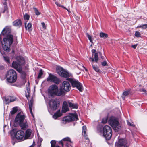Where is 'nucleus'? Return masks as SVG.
<instances>
[{
    "label": "nucleus",
    "instance_id": "f257e3e1",
    "mask_svg": "<svg viewBox=\"0 0 147 147\" xmlns=\"http://www.w3.org/2000/svg\"><path fill=\"white\" fill-rule=\"evenodd\" d=\"M13 36L12 35H8L3 38V41L2 38L0 35V42L1 43L3 49L7 52L10 50V47L13 44Z\"/></svg>",
    "mask_w": 147,
    "mask_h": 147
},
{
    "label": "nucleus",
    "instance_id": "f03ea898",
    "mask_svg": "<svg viewBox=\"0 0 147 147\" xmlns=\"http://www.w3.org/2000/svg\"><path fill=\"white\" fill-rule=\"evenodd\" d=\"M25 116L22 113H18L16 116L15 120V123L19 125L21 127V129L26 130L28 128V125L27 121L25 119Z\"/></svg>",
    "mask_w": 147,
    "mask_h": 147
},
{
    "label": "nucleus",
    "instance_id": "7ed1b4c3",
    "mask_svg": "<svg viewBox=\"0 0 147 147\" xmlns=\"http://www.w3.org/2000/svg\"><path fill=\"white\" fill-rule=\"evenodd\" d=\"M48 92L50 95L52 96H60L63 93V90L60 89L59 91L57 86L55 84L52 85L49 87Z\"/></svg>",
    "mask_w": 147,
    "mask_h": 147
},
{
    "label": "nucleus",
    "instance_id": "20e7f679",
    "mask_svg": "<svg viewBox=\"0 0 147 147\" xmlns=\"http://www.w3.org/2000/svg\"><path fill=\"white\" fill-rule=\"evenodd\" d=\"M108 122L116 131H118L121 129V126L119 124L118 118L113 116H111Z\"/></svg>",
    "mask_w": 147,
    "mask_h": 147
},
{
    "label": "nucleus",
    "instance_id": "39448f33",
    "mask_svg": "<svg viewBox=\"0 0 147 147\" xmlns=\"http://www.w3.org/2000/svg\"><path fill=\"white\" fill-rule=\"evenodd\" d=\"M6 77L7 81L10 83L15 82L17 78L16 73L13 69H10L8 71Z\"/></svg>",
    "mask_w": 147,
    "mask_h": 147
},
{
    "label": "nucleus",
    "instance_id": "423d86ee",
    "mask_svg": "<svg viewBox=\"0 0 147 147\" xmlns=\"http://www.w3.org/2000/svg\"><path fill=\"white\" fill-rule=\"evenodd\" d=\"M66 80L69 81L73 87H76L77 88L80 92H82L84 90L82 84L77 80L75 79L68 78Z\"/></svg>",
    "mask_w": 147,
    "mask_h": 147
},
{
    "label": "nucleus",
    "instance_id": "0eeeda50",
    "mask_svg": "<svg viewBox=\"0 0 147 147\" xmlns=\"http://www.w3.org/2000/svg\"><path fill=\"white\" fill-rule=\"evenodd\" d=\"M112 134L111 128L109 126H105L103 129V134L106 140H109L111 138Z\"/></svg>",
    "mask_w": 147,
    "mask_h": 147
},
{
    "label": "nucleus",
    "instance_id": "6e6552de",
    "mask_svg": "<svg viewBox=\"0 0 147 147\" xmlns=\"http://www.w3.org/2000/svg\"><path fill=\"white\" fill-rule=\"evenodd\" d=\"M78 119L77 114H71L70 115L67 116L63 119L62 121L65 122V123L72 121H77Z\"/></svg>",
    "mask_w": 147,
    "mask_h": 147
},
{
    "label": "nucleus",
    "instance_id": "1a4fd4ad",
    "mask_svg": "<svg viewBox=\"0 0 147 147\" xmlns=\"http://www.w3.org/2000/svg\"><path fill=\"white\" fill-rule=\"evenodd\" d=\"M57 73L61 76L67 78H69L70 75L67 71L60 67H57L56 68Z\"/></svg>",
    "mask_w": 147,
    "mask_h": 147
},
{
    "label": "nucleus",
    "instance_id": "9d476101",
    "mask_svg": "<svg viewBox=\"0 0 147 147\" xmlns=\"http://www.w3.org/2000/svg\"><path fill=\"white\" fill-rule=\"evenodd\" d=\"M59 102L57 99L51 100L49 102V106L52 110H56L59 105Z\"/></svg>",
    "mask_w": 147,
    "mask_h": 147
},
{
    "label": "nucleus",
    "instance_id": "9b49d317",
    "mask_svg": "<svg viewBox=\"0 0 147 147\" xmlns=\"http://www.w3.org/2000/svg\"><path fill=\"white\" fill-rule=\"evenodd\" d=\"M48 77L47 78L48 82H51L57 84H59L61 82L60 79L55 76L49 73Z\"/></svg>",
    "mask_w": 147,
    "mask_h": 147
},
{
    "label": "nucleus",
    "instance_id": "f8f14e48",
    "mask_svg": "<svg viewBox=\"0 0 147 147\" xmlns=\"http://www.w3.org/2000/svg\"><path fill=\"white\" fill-rule=\"evenodd\" d=\"M24 132L22 130L17 131L14 134V136L18 140L20 141H23L25 140Z\"/></svg>",
    "mask_w": 147,
    "mask_h": 147
},
{
    "label": "nucleus",
    "instance_id": "ddd939ff",
    "mask_svg": "<svg viewBox=\"0 0 147 147\" xmlns=\"http://www.w3.org/2000/svg\"><path fill=\"white\" fill-rule=\"evenodd\" d=\"M115 147H128L127 141L124 139H119L115 144Z\"/></svg>",
    "mask_w": 147,
    "mask_h": 147
},
{
    "label": "nucleus",
    "instance_id": "4468645a",
    "mask_svg": "<svg viewBox=\"0 0 147 147\" xmlns=\"http://www.w3.org/2000/svg\"><path fill=\"white\" fill-rule=\"evenodd\" d=\"M62 87L64 90L66 92H69L71 89L70 85L69 82L67 81L63 82Z\"/></svg>",
    "mask_w": 147,
    "mask_h": 147
},
{
    "label": "nucleus",
    "instance_id": "2eb2a0df",
    "mask_svg": "<svg viewBox=\"0 0 147 147\" xmlns=\"http://www.w3.org/2000/svg\"><path fill=\"white\" fill-rule=\"evenodd\" d=\"M12 67L15 69L18 72H20L22 70L21 65L16 61H13L12 63Z\"/></svg>",
    "mask_w": 147,
    "mask_h": 147
},
{
    "label": "nucleus",
    "instance_id": "dca6fc26",
    "mask_svg": "<svg viewBox=\"0 0 147 147\" xmlns=\"http://www.w3.org/2000/svg\"><path fill=\"white\" fill-rule=\"evenodd\" d=\"M11 32V28L8 26H6L2 31L0 35H1V37L2 34L3 36H5L8 35H11L10 34Z\"/></svg>",
    "mask_w": 147,
    "mask_h": 147
},
{
    "label": "nucleus",
    "instance_id": "f3484780",
    "mask_svg": "<svg viewBox=\"0 0 147 147\" xmlns=\"http://www.w3.org/2000/svg\"><path fill=\"white\" fill-rule=\"evenodd\" d=\"M3 98L4 101L6 102V104L13 102L15 101L16 99L15 97L12 96H5Z\"/></svg>",
    "mask_w": 147,
    "mask_h": 147
},
{
    "label": "nucleus",
    "instance_id": "a211bd4d",
    "mask_svg": "<svg viewBox=\"0 0 147 147\" xmlns=\"http://www.w3.org/2000/svg\"><path fill=\"white\" fill-rule=\"evenodd\" d=\"M68 105V102L65 101L63 102L62 108L63 113H65L69 110Z\"/></svg>",
    "mask_w": 147,
    "mask_h": 147
},
{
    "label": "nucleus",
    "instance_id": "6ab92c4d",
    "mask_svg": "<svg viewBox=\"0 0 147 147\" xmlns=\"http://www.w3.org/2000/svg\"><path fill=\"white\" fill-rule=\"evenodd\" d=\"M32 133V131L30 129H28L26 131L25 136V140L28 138L30 136Z\"/></svg>",
    "mask_w": 147,
    "mask_h": 147
},
{
    "label": "nucleus",
    "instance_id": "aec40b11",
    "mask_svg": "<svg viewBox=\"0 0 147 147\" xmlns=\"http://www.w3.org/2000/svg\"><path fill=\"white\" fill-rule=\"evenodd\" d=\"M61 115L62 114L61 113L60 111L59 110L54 114L53 116V117L55 119H56L57 118L61 116Z\"/></svg>",
    "mask_w": 147,
    "mask_h": 147
},
{
    "label": "nucleus",
    "instance_id": "412c9836",
    "mask_svg": "<svg viewBox=\"0 0 147 147\" xmlns=\"http://www.w3.org/2000/svg\"><path fill=\"white\" fill-rule=\"evenodd\" d=\"M13 25L15 26L20 27L22 23L20 19H17L13 22Z\"/></svg>",
    "mask_w": 147,
    "mask_h": 147
},
{
    "label": "nucleus",
    "instance_id": "4be33fe9",
    "mask_svg": "<svg viewBox=\"0 0 147 147\" xmlns=\"http://www.w3.org/2000/svg\"><path fill=\"white\" fill-rule=\"evenodd\" d=\"M30 111L33 117V114L32 112V107H33V102L32 100H30L28 102Z\"/></svg>",
    "mask_w": 147,
    "mask_h": 147
},
{
    "label": "nucleus",
    "instance_id": "5701e85b",
    "mask_svg": "<svg viewBox=\"0 0 147 147\" xmlns=\"http://www.w3.org/2000/svg\"><path fill=\"white\" fill-rule=\"evenodd\" d=\"M92 65L93 69L96 72L100 74H101L102 73V71L99 69V67L97 66H95L92 64Z\"/></svg>",
    "mask_w": 147,
    "mask_h": 147
},
{
    "label": "nucleus",
    "instance_id": "b1692460",
    "mask_svg": "<svg viewBox=\"0 0 147 147\" xmlns=\"http://www.w3.org/2000/svg\"><path fill=\"white\" fill-rule=\"evenodd\" d=\"M68 103L70 107H72L73 108L77 109L78 107V105L77 104H73L69 101H68Z\"/></svg>",
    "mask_w": 147,
    "mask_h": 147
},
{
    "label": "nucleus",
    "instance_id": "393cba45",
    "mask_svg": "<svg viewBox=\"0 0 147 147\" xmlns=\"http://www.w3.org/2000/svg\"><path fill=\"white\" fill-rule=\"evenodd\" d=\"M82 134L85 138L86 136V127L85 126H84L82 127Z\"/></svg>",
    "mask_w": 147,
    "mask_h": 147
},
{
    "label": "nucleus",
    "instance_id": "a878e982",
    "mask_svg": "<svg viewBox=\"0 0 147 147\" xmlns=\"http://www.w3.org/2000/svg\"><path fill=\"white\" fill-rule=\"evenodd\" d=\"M25 28L26 29H27L28 31H30L32 30L30 29L32 27V24L31 23H28L26 26V23L25 22L24 23Z\"/></svg>",
    "mask_w": 147,
    "mask_h": 147
},
{
    "label": "nucleus",
    "instance_id": "bb28decb",
    "mask_svg": "<svg viewBox=\"0 0 147 147\" xmlns=\"http://www.w3.org/2000/svg\"><path fill=\"white\" fill-rule=\"evenodd\" d=\"M18 109L16 107H13L12 109V110L10 112V115H12L15 114L17 111Z\"/></svg>",
    "mask_w": 147,
    "mask_h": 147
},
{
    "label": "nucleus",
    "instance_id": "cd10ccee",
    "mask_svg": "<svg viewBox=\"0 0 147 147\" xmlns=\"http://www.w3.org/2000/svg\"><path fill=\"white\" fill-rule=\"evenodd\" d=\"M18 72L20 73L21 78L22 79L24 80L26 78V73L24 71H22V70H21V71Z\"/></svg>",
    "mask_w": 147,
    "mask_h": 147
},
{
    "label": "nucleus",
    "instance_id": "c85d7f7f",
    "mask_svg": "<svg viewBox=\"0 0 147 147\" xmlns=\"http://www.w3.org/2000/svg\"><path fill=\"white\" fill-rule=\"evenodd\" d=\"M129 91H125L124 92L122 95V97L123 100H125V96H127L129 95Z\"/></svg>",
    "mask_w": 147,
    "mask_h": 147
},
{
    "label": "nucleus",
    "instance_id": "c756f323",
    "mask_svg": "<svg viewBox=\"0 0 147 147\" xmlns=\"http://www.w3.org/2000/svg\"><path fill=\"white\" fill-rule=\"evenodd\" d=\"M51 147H60L58 145L56 146V142L55 140H52L51 141Z\"/></svg>",
    "mask_w": 147,
    "mask_h": 147
},
{
    "label": "nucleus",
    "instance_id": "7c9ffc66",
    "mask_svg": "<svg viewBox=\"0 0 147 147\" xmlns=\"http://www.w3.org/2000/svg\"><path fill=\"white\" fill-rule=\"evenodd\" d=\"M100 36L101 38H105L108 37V35L107 34L102 32L100 33Z\"/></svg>",
    "mask_w": 147,
    "mask_h": 147
},
{
    "label": "nucleus",
    "instance_id": "2f4dec72",
    "mask_svg": "<svg viewBox=\"0 0 147 147\" xmlns=\"http://www.w3.org/2000/svg\"><path fill=\"white\" fill-rule=\"evenodd\" d=\"M4 61L7 63L9 64L10 63V59L8 56L3 57Z\"/></svg>",
    "mask_w": 147,
    "mask_h": 147
},
{
    "label": "nucleus",
    "instance_id": "473e14b6",
    "mask_svg": "<svg viewBox=\"0 0 147 147\" xmlns=\"http://www.w3.org/2000/svg\"><path fill=\"white\" fill-rule=\"evenodd\" d=\"M43 74V71L42 69H41L39 70V73L37 77L38 79H40L41 78V76Z\"/></svg>",
    "mask_w": 147,
    "mask_h": 147
},
{
    "label": "nucleus",
    "instance_id": "72a5a7b5",
    "mask_svg": "<svg viewBox=\"0 0 147 147\" xmlns=\"http://www.w3.org/2000/svg\"><path fill=\"white\" fill-rule=\"evenodd\" d=\"M137 28H141L142 29H146L147 28V24H142L141 25L138 26Z\"/></svg>",
    "mask_w": 147,
    "mask_h": 147
},
{
    "label": "nucleus",
    "instance_id": "f704fd0d",
    "mask_svg": "<svg viewBox=\"0 0 147 147\" xmlns=\"http://www.w3.org/2000/svg\"><path fill=\"white\" fill-rule=\"evenodd\" d=\"M86 35L87 37L88 38V39L90 40V42H91L93 43V41L92 36H91L88 33H86Z\"/></svg>",
    "mask_w": 147,
    "mask_h": 147
},
{
    "label": "nucleus",
    "instance_id": "c9c22d12",
    "mask_svg": "<svg viewBox=\"0 0 147 147\" xmlns=\"http://www.w3.org/2000/svg\"><path fill=\"white\" fill-rule=\"evenodd\" d=\"M62 140L64 141H68L70 143H71L72 142L71 140V139L69 137H66L63 139Z\"/></svg>",
    "mask_w": 147,
    "mask_h": 147
},
{
    "label": "nucleus",
    "instance_id": "e433bc0d",
    "mask_svg": "<svg viewBox=\"0 0 147 147\" xmlns=\"http://www.w3.org/2000/svg\"><path fill=\"white\" fill-rule=\"evenodd\" d=\"M94 58L96 62H97L98 61V53H95L94 55Z\"/></svg>",
    "mask_w": 147,
    "mask_h": 147
},
{
    "label": "nucleus",
    "instance_id": "4c0bfd02",
    "mask_svg": "<svg viewBox=\"0 0 147 147\" xmlns=\"http://www.w3.org/2000/svg\"><path fill=\"white\" fill-rule=\"evenodd\" d=\"M107 117H104L102 119V120L101 121V123L103 124H105L107 122Z\"/></svg>",
    "mask_w": 147,
    "mask_h": 147
},
{
    "label": "nucleus",
    "instance_id": "58836bf2",
    "mask_svg": "<svg viewBox=\"0 0 147 147\" xmlns=\"http://www.w3.org/2000/svg\"><path fill=\"white\" fill-rule=\"evenodd\" d=\"M17 59L20 63H21L22 61H24L22 57H17Z\"/></svg>",
    "mask_w": 147,
    "mask_h": 147
},
{
    "label": "nucleus",
    "instance_id": "ea45409f",
    "mask_svg": "<svg viewBox=\"0 0 147 147\" xmlns=\"http://www.w3.org/2000/svg\"><path fill=\"white\" fill-rule=\"evenodd\" d=\"M29 16L27 14H26L25 15H24V20H28L29 19Z\"/></svg>",
    "mask_w": 147,
    "mask_h": 147
},
{
    "label": "nucleus",
    "instance_id": "a19ab883",
    "mask_svg": "<svg viewBox=\"0 0 147 147\" xmlns=\"http://www.w3.org/2000/svg\"><path fill=\"white\" fill-rule=\"evenodd\" d=\"M3 5L4 6L3 12H5L7 10L8 8L7 7V4L6 2L4 3L3 4Z\"/></svg>",
    "mask_w": 147,
    "mask_h": 147
},
{
    "label": "nucleus",
    "instance_id": "79ce46f5",
    "mask_svg": "<svg viewBox=\"0 0 147 147\" xmlns=\"http://www.w3.org/2000/svg\"><path fill=\"white\" fill-rule=\"evenodd\" d=\"M33 9L35 11V14L37 15H38L40 14V13L38 11L36 8L34 7Z\"/></svg>",
    "mask_w": 147,
    "mask_h": 147
},
{
    "label": "nucleus",
    "instance_id": "37998d69",
    "mask_svg": "<svg viewBox=\"0 0 147 147\" xmlns=\"http://www.w3.org/2000/svg\"><path fill=\"white\" fill-rule=\"evenodd\" d=\"M135 36L137 37H140L141 36V34L138 31H136L135 33Z\"/></svg>",
    "mask_w": 147,
    "mask_h": 147
},
{
    "label": "nucleus",
    "instance_id": "c03bdc74",
    "mask_svg": "<svg viewBox=\"0 0 147 147\" xmlns=\"http://www.w3.org/2000/svg\"><path fill=\"white\" fill-rule=\"evenodd\" d=\"M101 63L102 65L103 66H105L107 65V63L106 61H104L103 62H101Z\"/></svg>",
    "mask_w": 147,
    "mask_h": 147
},
{
    "label": "nucleus",
    "instance_id": "a18cd8bd",
    "mask_svg": "<svg viewBox=\"0 0 147 147\" xmlns=\"http://www.w3.org/2000/svg\"><path fill=\"white\" fill-rule=\"evenodd\" d=\"M127 125L130 126H134V125L131 123L130 122H129V121H127Z\"/></svg>",
    "mask_w": 147,
    "mask_h": 147
},
{
    "label": "nucleus",
    "instance_id": "49530a36",
    "mask_svg": "<svg viewBox=\"0 0 147 147\" xmlns=\"http://www.w3.org/2000/svg\"><path fill=\"white\" fill-rule=\"evenodd\" d=\"M41 24L42 25V27L45 30L46 29V26L44 22H42L41 23Z\"/></svg>",
    "mask_w": 147,
    "mask_h": 147
},
{
    "label": "nucleus",
    "instance_id": "de8ad7c7",
    "mask_svg": "<svg viewBox=\"0 0 147 147\" xmlns=\"http://www.w3.org/2000/svg\"><path fill=\"white\" fill-rule=\"evenodd\" d=\"M98 53L100 56L101 58L102 59H104V57L103 56H102V53L100 52H99Z\"/></svg>",
    "mask_w": 147,
    "mask_h": 147
},
{
    "label": "nucleus",
    "instance_id": "09e8293b",
    "mask_svg": "<svg viewBox=\"0 0 147 147\" xmlns=\"http://www.w3.org/2000/svg\"><path fill=\"white\" fill-rule=\"evenodd\" d=\"M96 49H93L92 50V53H96Z\"/></svg>",
    "mask_w": 147,
    "mask_h": 147
},
{
    "label": "nucleus",
    "instance_id": "8fccbe9b",
    "mask_svg": "<svg viewBox=\"0 0 147 147\" xmlns=\"http://www.w3.org/2000/svg\"><path fill=\"white\" fill-rule=\"evenodd\" d=\"M55 3L56 5H57L59 7H60L61 5L59 3H58L57 2H55Z\"/></svg>",
    "mask_w": 147,
    "mask_h": 147
},
{
    "label": "nucleus",
    "instance_id": "3c124183",
    "mask_svg": "<svg viewBox=\"0 0 147 147\" xmlns=\"http://www.w3.org/2000/svg\"><path fill=\"white\" fill-rule=\"evenodd\" d=\"M137 47V45H132V47L134 49H136Z\"/></svg>",
    "mask_w": 147,
    "mask_h": 147
},
{
    "label": "nucleus",
    "instance_id": "603ef678",
    "mask_svg": "<svg viewBox=\"0 0 147 147\" xmlns=\"http://www.w3.org/2000/svg\"><path fill=\"white\" fill-rule=\"evenodd\" d=\"M90 59H91L92 61V62H94V58H90Z\"/></svg>",
    "mask_w": 147,
    "mask_h": 147
},
{
    "label": "nucleus",
    "instance_id": "864d4df0",
    "mask_svg": "<svg viewBox=\"0 0 147 147\" xmlns=\"http://www.w3.org/2000/svg\"><path fill=\"white\" fill-rule=\"evenodd\" d=\"M142 91L144 92H146V90L145 89H142Z\"/></svg>",
    "mask_w": 147,
    "mask_h": 147
},
{
    "label": "nucleus",
    "instance_id": "5fc2aeb1",
    "mask_svg": "<svg viewBox=\"0 0 147 147\" xmlns=\"http://www.w3.org/2000/svg\"><path fill=\"white\" fill-rule=\"evenodd\" d=\"M60 7H62V8H63V9H65V7L63 5H61Z\"/></svg>",
    "mask_w": 147,
    "mask_h": 147
},
{
    "label": "nucleus",
    "instance_id": "6e6d98bb",
    "mask_svg": "<svg viewBox=\"0 0 147 147\" xmlns=\"http://www.w3.org/2000/svg\"><path fill=\"white\" fill-rule=\"evenodd\" d=\"M65 9L68 12H70V11L69 10L67 9L66 8V7Z\"/></svg>",
    "mask_w": 147,
    "mask_h": 147
},
{
    "label": "nucleus",
    "instance_id": "4d7b16f0",
    "mask_svg": "<svg viewBox=\"0 0 147 147\" xmlns=\"http://www.w3.org/2000/svg\"><path fill=\"white\" fill-rule=\"evenodd\" d=\"M65 9L68 12H70V11L69 10L67 9L66 8V7Z\"/></svg>",
    "mask_w": 147,
    "mask_h": 147
},
{
    "label": "nucleus",
    "instance_id": "13d9d810",
    "mask_svg": "<svg viewBox=\"0 0 147 147\" xmlns=\"http://www.w3.org/2000/svg\"><path fill=\"white\" fill-rule=\"evenodd\" d=\"M66 146L67 147H68V143H66Z\"/></svg>",
    "mask_w": 147,
    "mask_h": 147
},
{
    "label": "nucleus",
    "instance_id": "bf43d9fd",
    "mask_svg": "<svg viewBox=\"0 0 147 147\" xmlns=\"http://www.w3.org/2000/svg\"><path fill=\"white\" fill-rule=\"evenodd\" d=\"M12 144H13V145H14V144H15V142H12Z\"/></svg>",
    "mask_w": 147,
    "mask_h": 147
},
{
    "label": "nucleus",
    "instance_id": "052dcab7",
    "mask_svg": "<svg viewBox=\"0 0 147 147\" xmlns=\"http://www.w3.org/2000/svg\"><path fill=\"white\" fill-rule=\"evenodd\" d=\"M15 38H16V40H17V37H16Z\"/></svg>",
    "mask_w": 147,
    "mask_h": 147
},
{
    "label": "nucleus",
    "instance_id": "680f3d73",
    "mask_svg": "<svg viewBox=\"0 0 147 147\" xmlns=\"http://www.w3.org/2000/svg\"><path fill=\"white\" fill-rule=\"evenodd\" d=\"M91 46H92V45H91Z\"/></svg>",
    "mask_w": 147,
    "mask_h": 147
},
{
    "label": "nucleus",
    "instance_id": "e2e57ef3",
    "mask_svg": "<svg viewBox=\"0 0 147 147\" xmlns=\"http://www.w3.org/2000/svg\"><path fill=\"white\" fill-rule=\"evenodd\" d=\"M85 70H86V71L87 70V69H86Z\"/></svg>",
    "mask_w": 147,
    "mask_h": 147
},
{
    "label": "nucleus",
    "instance_id": "0e129e2a",
    "mask_svg": "<svg viewBox=\"0 0 147 147\" xmlns=\"http://www.w3.org/2000/svg\"><path fill=\"white\" fill-rule=\"evenodd\" d=\"M28 83L29 84V82H28Z\"/></svg>",
    "mask_w": 147,
    "mask_h": 147
},
{
    "label": "nucleus",
    "instance_id": "69168bd1",
    "mask_svg": "<svg viewBox=\"0 0 147 147\" xmlns=\"http://www.w3.org/2000/svg\"><path fill=\"white\" fill-rule=\"evenodd\" d=\"M30 147H31V146H30Z\"/></svg>",
    "mask_w": 147,
    "mask_h": 147
}]
</instances>
